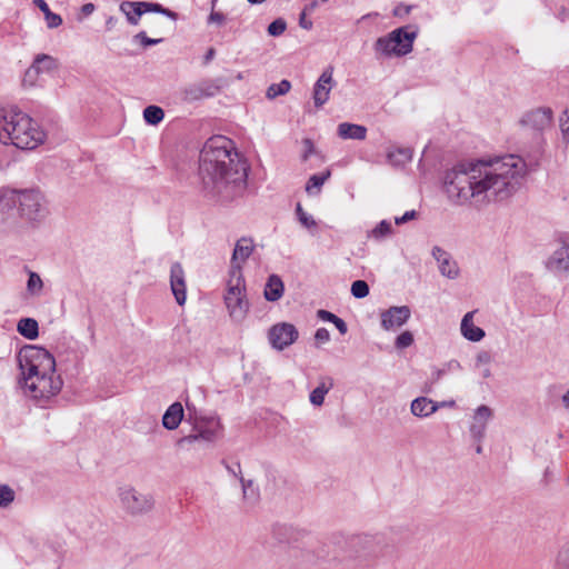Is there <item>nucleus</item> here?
<instances>
[{"label": "nucleus", "mask_w": 569, "mask_h": 569, "mask_svg": "<svg viewBox=\"0 0 569 569\" xmlns=\"http://www.w3.org/2000/svg\"><path fill=\"white\" fill-rule=\"evenodd\" d=\"M141 7H144L146 12H154V13H162L163 6L157 2H144L141 4Z\"/></svg>", "instance_id": "47"}, {"label": "nucleus", "mask_w": 569, "mask_h": 569, "mask_svg": "<svg viewBox=\"0 0 569 569\" xmlns=\"http://www.w3.org/2000/svg\"><path fill=\"white\" fill-rule=\"evenodd\" d=\"M119 498L122 508L131 516L148 513L154 507V500L151 495L140 493L130 486L119 488Z\"/></svg>", "instance_id": "8"}, {"label": "nucleus", "mask_w": 569, "mask_h": 569, "mask_svg": "<svg viewBox=\"0 0 569 569\" xmlns=\"http://www.w3.org/2000/svg\"><path fill=\"white\" fill-rule=\"evenodd\" d=\"M475 311L467 312L461 320L462 336L472 342H478L485 337V330L473 325Z\"/></svg>", "instance_id": "18"}, {"label": "nucleus", "mask_w": 569, "mask_h": 569, "mask_svg": "<svg viewBox=\"0 0 569 569\" xmlns=\"http://www.w3.org/2000/svg\"><path fill=\"white\" fill-rule=\"evenodd\" d=\"M547 267L569 272V246L557 249L549 258Z\"/></svg>", "instance_id": "22"}, {"label": "nucleus", "mask_w": 569, "mask_h": 569, "mask_svg": "<svg viewBox=\"0 0 569 569\" xmlns=\"http://www.w3.org/2000/svg\"><path fill=\"white\" fill-rule=\"evenodd\" d=\"M27 281V290L30 295H38L42 290L43 282L40 276L34 271H29Z\"/></svg>", "instance_id": "34"}, {"label": "nucleus", "mask_w": 569, "mask_h": 569, "mask_svg": "<svg viewBox=\"0 0 569 569\" xmlns=\"http://www.w3.org/2000/svg\"><path fill=\"white\" fill-rule=\"evenodd\" d=\"M216 1H217V0H212V6H214V2H216Z\"/></svg>", "instance_id": "64"}, {"label": "nucleus", "mask_w": 569, "mask_h": 569, "mask_svg": "<svg viewBox=\"0 0 569 569\" xmlns=\"http://www.w3.org/2000/svg\"><path fill=\"white\" fill-rule=\"evenodd\" d=\"M350 290L355 298L362 299L369 295L370 288L365 280H356L351 283Z\"/></svg>", "instance_id": "37"}, {"label": "nucleus", "mask_w": 569, "mask_h": 569, "mask_svg": "<svg viewBox=\"0 0 569 569\" xmlns=\"http://www.w3.org/2000/svg\"><path fill=\"white\" fill-rule=\"evenodd\" d=\"M221 79H201L200 81L186 87L181 91V98L186 102H196L207 98H213L222 89Z\"/></svg>", "instance_id": "10"}, {"label": "nucleus", "mask_w": 569, "mask_h": 569, "mask_svg": "<svg viewBox=\"0 0 569 569\" xmlns=\"http://www.w3.org/2000/svg\"><path fill=\"white\" fill-rule=\"evenodd\" d=\"M488 376H489V370H487V371L485 372V377H488Z\"/></svg>", "instance_id": "63"}, {"label": "nucleus", "mask_w": 569, "mask_h": 569, "mask_svg": "<svg viewBox=\"0 0 569 569\" xmlns=\"http://www.w3.org/2000/svg\"><path fill=\"white\" fill-rule=\"evenodd\" d=\"M163 118L164 111L158 106L150 104L143 110V119L148 124L157 126L163 120Z\"/></svg>", "instance_id": "30"}, {"label": "nucleus", "mask_w": 569, "mask_h": 569, "mask_svg": "<svg viewBox=\"0 0 569 569\" xmlns=\"http://www.w3.org/2000/svg\"><path fill=\"white\" fill-rule=\"evenodd\" d=\"M32 2L44 14L49 28L53 29L62 24V18L53 13L44 0H33Z\"/></svg>", "instance_id": "28"}, {"label": "nucleus", "mask_w": 569, "mask_h": 569, "mask_svg": "<svg viewBox=\"0 0 569 569\" xmlns=\"http://www.w3.org/2000/svg\"><path fill=\"white\" fill-rule=\"evenodd\" d=\"M432 256L438 261L439 270L442 276L455 279L459 274V268L456 261L451 260V256L442 248L436 246L432 249Z\"/></svg>", "instance_id": "15"}, {"label": "nucleus", "mask_w": 569, "mask_h": 569, "mask_svg": "<svg viewBox=\"0 0 569 569\" xmlns=\"http://www.w3.org/2000/svg\"><path fill=\"white\" fill-rule=\"evenodd\" d=\"M410 315V308L407 306L391 307L381 313V326L387 330L401 327L408 321Z\"/></svg>", "instance_id": "14"}, {"label": "nucleus", "mask_w": 569, "mask_h": 569, "mask_svg": "<svg viewBox=\"0 0 569 569\" xmlns=\"http://www.w3.org/2000/svg\"><path fill=\"white\" fill-rule=\"evenodd\" d=\"M393 229L391 222L388 220H381L370 232V236L375 239H382L392 234Z\"/></svg>", "instance_id": "33"}, {"label": "nucleus", "mask_w": 569, "mask_h": 569, "mask_svg": "<svg viewBox=\"0 0 569 569\" xmlns=\"http://www.w3.org/2000/svg\"><path fill=\"white\" fill-rule=\"evenodd\" d=\"M224 21H226V16L220 11L212 10L208 17V23L217 22V23L221 24Z\"/></svg>", "instance_id": "48"}, {"label": "nucleus", "mask_w": 569, "mask_h": 569, "mask_svg": "<svg viewBox=\"0 0 569 569\" xmlns=\"http://www.w3.org/2000/svg\"><path fill=\"white\" fill-rule=\"evenodd\" d=\"M330 177V172L328 171L327 173H323V174H312L307 183H306V191L308 193H312V190L313 189H317L318 191L320 190V188L322 187V184L325 183V181Z\"/></svg>", "instance_id": "35"}, {"label": "nucleus", "mask_w": 569, "mask_h": 569, "mask_svg": "<svg viewBox=\"0 0 569 569\" xmlns=\"http://www.w3.org/2000/svg\"><path fill=\"white\" fill-rule=\"evenodd\" d=\"M247 1L251 4H260V3L264 2L266 0H247Z\"/></svg>", "instance_id": "61"}, {"label": "nucleus", "mask_w": 569, "mask_h": 569, "mask_svg": "<svg viewBox=\"0 0 569 569\" xmlns=\"http://www.w3.org/2000/svg\"><path fill=\"white\" fill-rule=\"evenodd\" d=\"M117 22V19L113 17H109V19L106 21L107 29H111Z\"/></svg>", "instance_id": "58"}, {"label": "nucleus", "mask_w": 569, "mask_h": 569, "mask_svg": "<svg viewBox=\"0 0 569 569\" xmlns=\"http://www.w3.org/2000/svg\"><path fill=\"white\" fill-rule=\"evenodd\" d=\"M291 88L289 80H281L279 83H272L267 90V97L273 99L278 96L286 94Z\"/></svg>", "instance_id": "32"}, {"label": "nucleus", "mask_w": 569, "mask_h": 569, "mask_svg": "<svg viewBox=\"0 0 569 569\" xmlns=\"http://www.w3.org/2000/svg\"><path fill=\"white\" fill-rule=\"evenodd\" d=\"M57 69H58V61L56 58H53L49 54H46V53H40V54L36 56L32 64L27 70L26 76L27 77H33V76L37 77L40 73H44V72L48 73V72H51Z\"/></svg>", "instance_id": "17"}, {"label": "nucleus", "mask_w": 569, "mask_h": 569, "mask_svg": "<svg viewBox=\"0 0 569 569\" xmlns=\"http://www.w3.org/2000/svg\"><path fill=\"white\" fill-rule=\"evenodd\" d=\"M252 251H253V243H252L251 239L241 238L240 240H238L236 243L234 250H233L231 267L233 264H238L239 258H240L241 262H244L250 257ZM239 266L241 267L240 263H239Z\"/></svg>", "instance_id": "25"}, {"label": "nucleus", "mask_w": 569, "mask_h": 569, "mask_svg": "<svg viewBox=\"0 0 569 569\" xmlns=\"http://www.w3.org/2000/svg\"><path fill=\"white\" fill-rule=\"evenodd\" d=\"M170 287L172 295L179 306H183L187 300V286L184 271L180 262H174L170 268Z\"/></svg>", "instance_id": "13"}, {"label": "nucleus", "mask_w": 569, "mask_h": 569, "mask_svg": "<svg viewBox=\"0 0 569 569\" xmlns=\"http://www.w3.org/2000/svg\"><path fill=\"white\" fill-rule=\"evenodd\" d=\"M161 14H163V16H166V17H169V18H171V19H173V20H176V19H177V13H176L174 11H171V10H170V9H168V8H164V7H163V10H162V13H161Z\"/></svg>", "instance_id": "57"}, {"label": "nucleus", "mask_w": 569, "mask_h": 569, "mask_svg": "<svg viewBox=\"0 0 569 569\" xmlns=\"http://www.w3.org/2000/svg\"><path fill=\"white\" fill-rule=\"evenodd\" d=\"M250 166L224 136L209 138L199 156V176L207 196L221 202L240 197L247 189Z\"/></svg>", "instance_id": "2"}, {"label": "nucleus", "mask_w": 569, "mask_h": 569, "mask_svg": "<svg viewBox=\"0 0 569 569\" xmlns=\"http://www.w3.org/2000/svg\"><path fill=\"white\" fill-rule=\"evenodd\" d=\"M477 360L479 362H489L490 361V355L487 351H482L478 355Z\"/></svg>", "instance_id": "56"}, {"label": "nucleus", "mask_w": 569, "mask_h": 569, "mask_svg": "<svg viewBox=\"0 0 569 569\" xmlns=\"http://www.w3.org/2000/svg\"><path fill=\"white\" fill-rule=\"evenodd\" d=\"M389 161L395 166H403L411 161L412 150L410 148H397L387 153Z\"/></svg>", "instance_id": "29"}, {"label": "nucleus", "mask_w": 569, "mask_h": 569, "mask_svg": "<svg viewBox=\"0 0 569 569\" xmlns=\"http://www.w3.org/2000/svg\"><path fill=\"white\" fill-rule=\"evenodd\" d=\"M18 386L38 403L60 392L63 381L56 375L54 357L44 348L24 346L17 355Z\"/></svg>", "instance_id": "3"}, {"label": "nucleus", "mask_w": 569, "mask_h": 569, "mask_svg": "<svg viewBox=\"0 0 569 569\" xmlns=\"http://www.w3.org/2000/svg\"><path fill=\"white\" fill-rule=\"evenodd\" d=\"M560 127L563 136H569V110H566L563 117L560 119Z\"/></svg>", "instance_id": "50"}, {"label": "nucleus", "mask_w": 569, "mask_h": 569, "mask_svg": "<svg viewBox=\"0 0 569 569\" xmlns=\"http://www.w3.org/2000/svg\"><path fill=\"white\" fill-rule=\"evenodd\" d=\"M333 67H327L316 81L312 90L313 103L317 108H321L328 100L329 94L335 86Z\"/></svg>", "instance_id": "12"}, {"label": "nucleus", "mask_w": 569, "mask_h": 569, "mask_svg": "<svg viewBox=\"0 0 569 569\" xmlns=\"http://www.w3.org/2000/svg\"><path fill=\"white\" fill-rule=\"evenodd\" d=\"M470 435L471 437L480 442L482 440V438L485 437V432H486V423L485 422H473L471 426H470Z\"/></svg>", "instance_id": "41"}, {"label": "nucleus", "mask_w": 569, "mask_h": 569, "mask_svg": "<svg viewBox=\"0 0 569 569\" xmlns=\"http://www.w3.org/2000/svg\"><path fill=\"white\" fill-rule=\"evenodd\" d=\"M417 211L416 210H410V211H406L401 217H397L395 219V222L396 224H402V223H406L410 220H413L416 217H417Z\"/></svg>", "instance_id": "46"}, {"label": "nucleus", "mask_w": 569, "mask_h": 569, "mask_svg": "<svg viewBox=\"0 0 569 569\" xmlns=\"http://www.w3.org/2000/svg\"><path fill=\"white\" fill-rule=\"evenodd\" d=\"M96 9V6L91 2H88V3H84L82 7H81V13L83 16H90Z\"/></svg>", "instance_id": "54"}, {"label": "nucleus", "mask_w": 569, "mask_h": 569, "mask_svg": "<svg viewBox=\"0 0 569 569\" xmlns=\"http://www.w3.org/2000/svg\"><path fill=\"white\" fill-rule=\"evenodd\" d=\"M237 467H238V469H240V463H239V462H237ZM239 473H240V476H239V480H240V482H241V486H242L243 492H246L247 487H250V486L252 485V481H251V480H246V479L241 476V470H239Z\"/></svg>", "instance_id": "55"}, {"label": "nucleus", "mask_w": 569, "mask_h": 569, "mask_svg": "<svg viewBox=\"0 0 569 569\" xmlns=\"http://www.w3.org/2000/svg\"><path fill=\"white\" fill-rule=\"evenodd\" d=\"M491 416H492L491 409L486 405H481L480 407L477 408L473 419L476 422L487 423V420Z\"/></svg>", "instance_id": "42"}, {"label": "nucleus", "mask_w": 569, "mask_h": 569, "mask_svg": "<svg viewBox=\"0 0 569 569\" xmlns=\"http://www.w3.org/2000/svg\"><path fill=\"white\" fill-rule=\"evenodd\" d=\"M193 429L196 433L182 437L179 443H192L200 439L207 442H213L219 437L221 423L216 417H196Z\"/></svg>", "instance_id": "9"}, {"label": "nucleus", "mask_w": 569, "mask_h": 569, "mask_svg": "<svg viewBox=\"0 0 569 569\" xmlns=\"http://www.w3.org/2000/svg\"><path fill=\"white\" fill-rule=\"evenodd\" d=\"M143 1H123L120 4V10L126 14L127 20L130 24L136 26L139 18L146 13L144 7H141Z\"/></svg>", "instance_id": "23"}, {"label": "nucleus", "mask_w": 569, "mask_h": 569, "mask_svg": "<svg viewBox=\"0 0 569 569\" xmlns=\"http://www.w3.org/2000/svg\"><path fill=\"white\" fill-rule=\"evenodd\" d=\"M413 343V335L410 331L401 332L397 338L395 346L398 349H406Z\"/></svg>", "instance_id": "40"}, {"label": "nucleus", "mask_w": 569, "mask_h": 569, "mask_svg": "<svg viewBox=\"0 0 569 569\" xmlns=\"http://www.w3.org/2000/svg\"><path fill=\"white\" fill-rule=\"evenodd\" d=\"M317 317L319 319H321L322 321H327V322H333L335 319H337V316L328 310H325V309H320L318 310L317 312Z\"/></svg>", "instance_id": "49"}, {"label": "nucleus", "mask_w": 569, "mask_h": 569, "mask_svg": "<svg viewBox=\"0 0 569 569\" xmlns=\"http://www.w3.org/2000/svg\"><path fill=\"white\" fill-rule=\"evenodd\" d=\"M283 291L284 286L281 278L277 274L269 276L263 291L266 300L270 302L278 301L282 297Z\"/></svg>", "instance_id": "21"}, {"label": "nucleus", "mask_w": 569, "mask_h": 569, "mask_svg": "<svg viewBox=\"0 0 569 569\" xmlns=\"http://www.w3.org/2000/svg\"><path fill=\"white\" fill-rule=\"evenodd\" d=\"M315 340L317 346L327 343L330 340V333L326 328H319L316 330Z\"/></svg>", "instance_id": "44"}, {"label": "nucleus", "mask_w": 569, "mask_h": 569, "mask_svg": "<svg viewBox=\"0 0 569 569\" xmlns=\"http://www.w3.org/2000/svg\"><path fill=\"white\" fill-rule=\"evenodd\" d=\"M17 330L22 337L29 340H33L39 336V325L38 321L33 318L20 319L17 326Z\"/></svg>", "instance_id": "27"}, {"label": "nucleus", "mask_w": 569, "mask_h": 569, "mask_svg": "<svg viewBox=\"0 0 569 569\" xmlns=\"http://www.w3.org/2000/svg\"><path fill=\"white\" fill-rule=\"evenodd\" d=\"M134 40L140 42V44L144 48L158 44L162 41V39H152L147 36L144 31H140L134 36Z\"/></svg>", "instance_id": "43"}, {"label": "nucleus", "mask_w": 569, "mask_h": 569, "mask_svg": "<svg viewBox=\"0 0 569 569\" xmlns=\"http://www.w3.org/2000/svg\"><path fill=\"white\" fill-rule=\"evenodd\" d=\"M16 498L14 490L8 485H0V507L6 508L10 506Z\"/></svg>", "instance_id": "38"}, {"label": "nucleus", "mask_w": 569, "mask_h": 569, "mask_svg": "<svg viewBox=\"0 0 569 569\" xmlns=\"http://www.w3.org/2000/svg\"><path fill=\"white\" fill-rule=\"evenodd\" d=\"M438 406L426 397H418L411 402V412L417 417H428L436 412Z\"/></svg>", "instance_id": "24"}, {"label": "nucleus", "mask_w": 569, "mask_h": 569, "mask_svg": "<svg viewBox=\"0 0 569 569\" xmlns=\"http://www.w3.org/2000/svg\"><path fill=\"white\" fill-rule=\"evenodd\" d=\"M46 132L18 107L0 108V143L21 150H33L46 140Z\"/></svg>", "instance_id": "4"}, {"label": "nucleus", "mask_w": 569, "mask_h": 569, "mask_svg": "<svg viewBox=\"0 0 569 569\" xmlns=\"http://www.w3.org/2000/svg\"><path fill=\"white\" fill-rule=\"evenodd\" d=\"M419 28L407 24L392 30L388 36L380 37L375 42V50L385 57H402L410 53L418 37Z\"/></svg>", "instance_id": "6"}, {"label": "nucleus", "mask_w": 569, "mask_h": 569, "mask_svg": "<svg viewBox=\"0 0 569 569\" xmlns=\"http://www.w3.org/2000/svg\"><path fill=\"white\" fill-rule=\"evenodd\" d=\"M296 214L299 222L307 229L317 227L316 220L303 210L300 202H298L296 206Z\"/></svg>", "instance_id": "36"}, {"label": "nucleus", "mask_w": 569, "mask_h": 569, "mask_svg": "<svg viewBox=\"0 0 569 569\" xmlns=\"http://www.w3.org/2000/svg\"><path fill=\"white\" fill-rule=\"evenodd\" d=\"M476 452H477V453H481V452H482V447H481V445H478V446L476 447Z\"/></svg>", "instance_id": "62"}, {"label": "nucleus", "mask_w": 569, "mask_h": 569, "mask_svg": "<svg viewBox=\"0 0 569 569\" xmlns=\"http://www.w3.org/2000/svg\"><path fill=\"white\" fill-rule=\"evenodd\" d=\"M214 57H216V49L211 47L207 50L206 54L203 56L202 63L204 66L209 64L213 60Z\"/></svg>", "instance_id": "52"}, {"label": "nucleus", "mask_w": 569, "mask_h": 569, "mask_svg": "<svg viewBox=\"0 0 569 569\" xmlns=\"http://www.w3.org/2000/svg\"><path fill=\"white\" fill-rule=\"evenodd\" d=\"M333 386L335 383L331 377L321 378L319 386L310 393V402L313 406H321L325 401V396L333 388Z\"/></svg>", "instance_id": "26"}, {"label": "nucleus", "mask_w": 569, "mask_h": 569, "mask_svg": "<svg viewBox=\"0 0 569 569\" xmlns=\"http://www.w3.org/2000/svg\"><path fill=\"white\" fill-rule=\"evenodd\" d=\"M230 280L228 290L224 295V303L229 310L230 317L236 320H242L249 311V301L246 298L244 278L239 264L230 267Z\"/></svg>", "instance_id": "7"}, {"label": "nucleus", "mask_w": 569, "mask_h": 569, "mask_svg": "<svg viewBox=\"0 0 569 569\" xmlns=\"http://www.w3.org/2000/svg\"><path fill=\"white\" fill-rule=\"evenodd\" d=\"M0 203L7 208L18 206L20 217L29 221L40 220L44 214L42 197L37 190H3Z\"/></svg>", "instance_id": "5"}, {"label": "nucleus", "mask_w": 569, "mask_h": 569, "mask_svg": "<svg viewBox=\"0 0 569 569\" xmlns=\"http://www.w3.org/2000/svg\"><path fill=\"white\" fill-rule=\"evenodd\" d=\"M412 6H408V4H405V3H399L395 7L392 13L395 17H400V18H403L406 16H408L411 10H412Z\"/></svg>", "instance_id": "45"}, {"label": "nucleus", "mask_w": 569, "mask_h": 569, "mask_svg": "<svg viewBox=\"0 0 569 569\" xmlns=\"http://www.w3.org/2000/svg\"><path fill=\"white\" fill-rule=\"evenodd\" d=\"M367 131L362 124L342 122L338 126V136L341 139L365 140Z\"/></svg>", "instance_id": "20"}, {"label": "nucleus", "mask_w": 569, "mask_h": 569, "mask_svg": "<svg viewBox=\"0 0 569 569\" xmlns=\"http://www.w3.org/2000/svg\"><path fill=\"white\" fill-rule=\"evenodd\" d=\"M552 111L550 108H538L528 112L522 118V123L530 126L536 130H543L551 123Z\"/></svg>", "instance_id": "16"}, {"label": "nucleus", "mask_w": 569, "mask_h": 569, "mask_svg": "<svg viewBox=\"0 0 569 569\" xmlns=\"http://www.w3.org/2000/svg\"><path fill=\"white\" fill-rule=\"evenodd\" d=\"M299 24L301 28L306 30H310L312 28V21L306 19V13L302 12L299 19Z\"/></svg>", "instance_id": "53"}, {"label": "nucleus", "mask_w": 569, "mask_h": 569, "mask_svg": "<svg viewBox=\"0 0 569 569\" xmlns=\"http://www.w3.org/2000/svg\"><path fill=\"white\" fill-rule=\"evenodd\" d=\"M286 21L282 18H278L268 26V33L272 37H278L286 31Z\"/></svg>", "instance_id": "39"}, {"label": "nucleus", "mask_w": 569, "mask_h": 569, "mask_svg": "<svg viewBox=\"0 0 569 569\" xmlns=\"http://www.w3.org/2000/svg\"><path fill=\"white\" fill-rule=\"evenodd\" d=\"M526 171L525 160L516 154L488 161H460L446 170L443 191L455 204L481 208L510 198L520 188Z\"/></svg>", "instance_id": "1"}, {"label": "nucleus", "mask_w": 569, "mask_h": 569, "mask_svg": "<svg viewBox=\"0 0 569 569\" xmlns=\"http://www.w3.org/2000/svg\"><path fill=\"white\" fill-rule=\"evenodd\" d=\"M222 463L226 466L227 470L232 473L234 477H238L240 476V473L238 475L233 468H231L224 460H222Z\"/></svg>", "instance_id": "59"}, {"label": "nucleus", "mask_w": 569, "mask_h": 569, "mask_svg": "<svg viewBox=\"0 0 569 569\" xmlns=\"http://www.w3.org/2000/svg\"><path fill=\"white\" fill-rule=\"evenodd\" d=\"M332 323L336 326V328L338 329V331L341 335H346L348 332L347 323L345 322L343 319L339 318L338 316H337V319H335Z\"/></svg>", "instance_id": "51"}, {"label": "nucleus", "mask_w": 569, "mask_h": 569, "mask_svg": "<svg viewBox=\"0 0 569 569\" xmlns=\"http://www.w3.org/2000/svg\"><path fill=\"white\" fill-rule=\"evenodd\" d=\"M563 405L569 408V390L562 396Z\"/></svg>", "instance_id": "60"}, {"label": "nucleus", "mask_w": 569, "mask_h": 569, "mask_svg": "<svg viewBox=\"0 0 569 569\" xmlns=\"http://www.w3.org/2000/svg\"><path fill=\"white\" fill-rule=\"evenodd\" d=\"M555 566L557 569H569V540L560 546L556 556Z\"/></svg>", "instance_id": "31"}, {"label": "nucleus", "mask_w": 569, "mask_h": 569, "mask_svg": "<svg viewBox=\"0 0 569 569\" xmlns=\"http://www.w3.org/2000/svg\"><path fill=\"white\" fill-rule=\"evenodd\" d=\"M299 337L297 328L289 322H281L269 329L268 338L271 346L277 350H283L296 342Z\"/></svg>", "instance_id": "11"}, {"label": "nucleus", "mask_w": 569, "mask_h": 569, "mask_svg": "<svg viewBox=\"0 0 569 569\" xmlns=\"http://www.w3.org/2000/svg\"><path fill=\"white\" fill-rule=\"evenodd\" d=\"M183 407L180 402H173L168 407L163 417L162 426L167 430H176L183 419Z\"/></svg>", "instance_id": "19"}]
</instances>
